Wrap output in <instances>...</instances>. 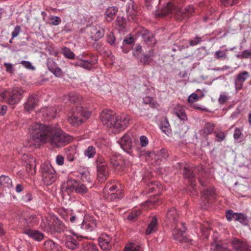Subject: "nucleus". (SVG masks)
Segmentation results:
<instances>
[{
	"label": "nucleus",
	"instance_id": "nucleus-46",
	"mask_svg": "<svg viewBox=\"0 0 251 251\" xmlns=\"http://www.w3.org/2000/svg\"><path fill=\"white\" fill-rule=\"evenodd\" d=\"M82 99L81 97L77 94L76 93H71L69 94L68 97V100L71 103H75L79 101H80Z\"/></svg>",
	"mask_w": 251,
	"mask_h": 251
},
{
	"label": "nucleus",
	"instance_id": "nucleus-34",
	"mask_svg": "<svg viewBox=\"0 0 251 251\" xmlns=\"http://www.w3.org/2000/svg\"><path fill=\"white\" fill-rule=\"evenodd\" d=\"M0 184L8 188L13 187L11 179L8 176L5 175H1L0 176Z\"/></svg>",
	"mask_w": 251,
	"mask_h": 251
},
{
	"label": "nucleus",
	"instance_id": "nucleus-15",
	"mask_svg": "<svg viewBox=\"0 0 251 251\" xmlns=\"http://www.w3.org/2000/svg\"><path fill=\"white\" fill-rule=\"evenodd\" d=\"M90 32L92 39L97 41L104 36L105 30L100 25H97L90 27Z\"/></svg>",
	"mask_w": 251,
	"mask_h": 251
},
{
	"label": "nucleus",
	"instance_id": "nucleus-47",
	"mask_svg": "<svg viewBox=\"0 0 251 251\" xmlns=\"http://www.w3.org/2000/svg\"><path fill=\"white\" fill-rule=\"evenodd\" d=\"M141 247L140 245L131 243L125 247V251H141Z\"/></svg>",
	"mask_w": 251,
	"mask_h": 251
},
{
	"label": "nucleus",
	"instance_id": "nucleus-17",
	"mask_svg": "<svg viewBox=\"0 0 251 251\" xmlns=\"http://www.w3.org/2000/svg\"><path fill=\"white\" fill-rule=\"evenodd\" d=\"M38 103V100L36 96L31 95L24 104V109L29 113L31 112L37 106Z\"/></svg>",
	"mask_w": 251,
	"mask_h": 251
},
{
	"label": "nucleus",
	"instance_id": "nucleus-18",
	"mask_svg": "<svg viewBox=\"0 0 251 251\" xmlns=\"http://www.w3.org/2000/svg\"><path fill=\"white\" fill-rule=\"evenodd\" d=\"M40 112L44 117L45 120H50L56 116L57 110L56 107H47L43 108Z\"/></svg>",
	"mask_w": 251,
	"mask_h": 251
},
{
	"label": "nucleus",
	"instance_id": "nucleus-8",
	"mask_svg": "<svg viewBox=\"0 0 251 251\" xmlns=\"http://www.w3.org/2000/svg\"><path fill=\"white\" fill-rule=\"evenodd\" d=\"M250 76L249 73L246 71L240 72L234 76L233 82L236 92H238L243 89L244 83Z\"/></svg>",
	"mask_w": 251,
	"mask_h": 251
},
{
	"label": "nucleus",
	"instance_id": "nucleus-41",
	"mask_svg": "<svg viewBox=\"0 0 251 251\" xmlns=\"http://www.w3.org/2000/svg\"><path fill=\"white\" fill-rule=\"evenodd\" d=\"M79 251H98L96 245L92 243H85Z\"/></svg>",
	"mask_w": 251,
	"mask_h": 251
},
{
	"label": "nucleus",
	"instance_id": "nucleus-35",
	"mask_svg": "<svg viewBox=\"0 0 251 251\" xmlns=\"http://www.w3.org/2000/svg\"><path fill=\"white\" fill-rule=\"evenodd\" d=\"M84 216L81 213L71 215L69 218L70 222L75 226H80L82 222Z\"/></svg>",
	"mask_w": 251,
	"mask_h": 251
},
{
	"label": "nucleus",
	"instance_id": "nucleus-6",
	"mask_svg": "<svg viewBox=\"0 0 251 251\" xmlns=\"http://www.w3.org/2000/svg\"><path fill=\"white\" fill-rule=\"evenodd\" d=\"M97 180L100 183L106 180L109 176L107 163L102 156H98L96 159Z\"/></svg>",
	"mask_w": 251,
	"mask_h": 251
},
{
	"label": "nucleus",
	"instance_id": "nucleus-16",
	"mask_svg": "<svg viewBox=\"0 0 251 251\" xmlns=\"http://www.w3.org/2000/svg\"><path fill=\"white\" fill-rule=\"evenodd\" d=\"M100 118L102 124L111 128L113 126L115 117L113 114L112 111L104 110L101 114Z\"/></svg>",
	"mask_w": 251,
	"mask_h": 251
},
{
	"label": "nucleus",
	"instance_id": "nucleus-20",
	"mask_svg": "<svg viewBox=\"0 0 251 251\" xmlns=\"http://www.w3.org/2000/svg\"><path fill=\"white\" fill-rule=\"evenodd\" d=\"M134 2L132 0H129L126 4V15L129 20L136 21L137 12L134 7Z\"/></svg>",
	"mask_w": 251,
	"mask_h": 251
},
{
	"label": "nucleus",
	"instance_id": "nucleus-49",
	"mask_svg": "<svg viewBox=\"0 0 251 251\" xmlns=\"http://www.w3.org/2000/svg\"><path fill=\"white\" fill-rule=\"evenodd\" d=\"M87 192L88 189L85 185L83 184H80L79 183H78L75 192L84 194L87 193Z\"/></svg>",
	"mask_w": 251,
	"mask_h": 251
},
{
	"label": "nucleus",
	"instance_id": "nucleus-24",
	"mask_svg": "<svg viewBox=\"0 0 251 251\" xmlns=\"http://www.w3.org/2000/svg\"><path fill=\"white\" fill-rule=\"evenodd\" d=\"M231 243L234 249L237 251H250V247L246 242L234 239Z\"/></svg>",
	"mask_w": 251,
	"mask_h": 251
},
{
	"label": "nucleus",
	"instance_id": "nucleus-59",
	"mask_svg": "<svg viewBox=\"0 0 251 251\" xmlns=\"http://www.w3.org/2000/svg\"><path fill=\"white\" fill-rule=\"evenodd\" d=\"M152 59L151 56L147 54L144 55L143 57L140 59V62L144 65H149Z\"/></svg>",
	"mask_w": 251,
	"mask_h": 251
},
{
	"label": "nucleus",
	"instance_id": "nucleus-9",
	"mask_svg": "<svg viewBox=\"0 0 251 251\" xmlns=\"http://www.w3.org/2000/svg\"><path fill=\"white\" fill-rule=\"evenodd\" d=\"M180 225L182 226V229L177 228V226L172 228L173 229L174 239L178 242L190 243L192 244L191 242L192 241L186 238L185 234L186 228L184 226V223H181Z\"/></svg>",
	"mask_w": 251,
	"mask_h": 251
},
{
	"label": "nucleus",
	"instance_id": "nucleus-14",
	"mask_svg": "<svg viewBox=\"0 0 251 251\" xmlns=\"http://www.w3.org/2000/svg\"><path fill=\"white\" fill-rule=\"evenodd\" d=\"M118 142L125 152L128 154L132 152V139L129 134H125Z\"/></svg>",
	"mask_w": 251,
	"mask_h": 251
},
{
	"label": "nucleus",
	"instance_id": "nucleus-51",
	"mask_svg": "<svg viewBox=\"0 0 251 251\" xmlns=\"http://www.w3.org/2000/svg\"><path fill=\"white\" fill-rule=\"evenodd\" d=\"M237 214L238 213L233 212V211L230 209L226 211V216L227 220L228 222H230L232 220H234L235 221L236 217Z\"/></svg>",
	"mask_w": 251,
	"mask_h": 251
},
{
	"label": "nucleus",
	"instance_id": "nucleus-3",
	"mask_svg": "<svg viewBox=\"0 0 251 251\" xmlns=\"http://www.w3.org/2000/svg\"><path fill=\"white\" fill-rule=\"evenodd\" d=\"M91 113L82 106H77L68 118L69 123L73 126H78L85 122L90 117Z\"/></svg>",
	"mask_w": 251,
	"mask_h": 251
},
{
	"label": "nucleus",
	"instance_id": "nucleus-54",
	"mask_svg": "<svg viewBox=\"0 0 251 251\" xmlns=\"http://www.w3.org/2000/svg\"><path fill=\"white\" fill-rule=\"evenodd\" d=\"M239 0H221V3L226 7L232 6L238 3Z\"/></svg>",
	"mask_w": 251,
	"mask_h": 251
},
{
	"label": "nucleus",
	"instance_id": "nucleus-25",
	"mask_svg": "<svg viewBox=\"0 0 251 251\" xmlns=\"http://www.w3.org/2000/svg\"><path fill=\"white\" fill-rule=\"evenodd\" d=\"M78 182L73 178H69L63 184V188L68 194L75 192Z\"/></svg>",
	"mask_w": 251,
	"mask_h": 251
},
{
	"label": "nucleus",
	"instance_id": "nucleus-10",
	"mask_svg": "<svg viewBox=\"0 0 251 251\" xmlns=\"http://www.w3.org/2000/svg\"><path fill=\"white\" fill-rule=\"evenodd\" d=\"M129 118L128 117H115L113 126H111V128L112 129L113 132H119L126 128L129 123Z\"/></svg>",
	"mask_w": 251,
	"mask_h": 251
},
{
	"label": "nucleus",
	"instance_id": "nucleus-56",
	"mask_svg": "<svg viewBox=\"0 0 251 251\" xmlns=\"http://www.w3.org/2000/svg\"><path fill=\"white\" fill-rule=\"evenodd\" d=\"M184 176L185 178L191 180L195 177V174L192 169H187L186 168H184Z\"/></svg>",
	"mask_w": 251,
	"mask_h": 251
},
{
	"label": "nucleus",
	"instance_id": "nucleus-4",
	"mask_svg": "<svg viewBox=\"0 0 251 251\" xmlns=\"http://www.w3.org/2000/svg\"><path fill=\"white\" fill-rule=\"evenodd\" d=\"M42 180L47 185H51L56 179V173L50 163H43L41 166Z\"/></svg>",
	"mask_w": 251,
	"mask_h": 251
},
{
	"label": "nucleus",
	"instance_id": "nucleus-60",
	"mask_svg": "<svg viewBox=\"0 0 251 251\" xmlns=\"http://www.w3.org/2000/svg\"><path fill=\"white\" fill-rule=\"evenodd\" d=\"M201 41V37L196 36L194 39H191L189 41V44L191 46H195L200 44Z\"/></svg>",
	"mask_w": 251,
	"mask_h": 251
},
{
	"label": "nucleus",
	"instance_id": "nucleus-11",
	"mask_svg": "<svg viewBox=\"0 0 251 251\" xmlns=\"http://www.w3.org/2000/svg\"><path fill=\"white\" fill-rule=\"evenodd\" d=\"M97 221L94 217L85 215L83 218L80 227L86 231L91 232L97 228Z\"/></svg>",
	"mask_w": 251,
	"mask_h": 251
},
{
	"label": "nucleus",
	"instance_id": "nucleus-32",
	"mask_svg": "<svg viewBox=\"0 0 251 251\" xmlns=\"http://www.w3.org/2000/svg\"><path fill=\"white\" fill-rule=\"evenodd\" d=\"M44 246L47 251H59L60 246L51 240H48L44 243Z\"/></svg>",
	"mask_w": 251,
	"mask_h": 251
},
{
	"label": "nucleus",
	"instance_id": "nucleus-42",
	"mask_svg": "<svg viewBox=\"0 0 251 251\" xmlns=\"http://www.w3.org/2000/svg\"><path fill=\"white\" fill-rule=\"evenodd\" d=\"M116 25L120 31H124L126 25V20L123 17L120 16L117 17L116 20Z\"/></svg>",
	"mask_w": 251,
	"mask_h": 251
},
{
	"label": "nucleus",
	"instance_id": "nucleus-61",
	"mask_svg": "<svg viewBox=\"0 0 251 251\" xmlns=\"http://www.w3.org/2000/svg\"><path fill=\"white\" fill-rule=\"evenodd\" d=\"M21 32V27L19 25H16L14 27L13 31L11 33V36H12V39L17 37Z\"/></svg>",
	"mask_w": 251,
	"mask_h": 251
},
{
	"label": "nucleus",
	"instance_id": "nucleus-27",
	"mask_svg": "<svg viewBox=\"0 0 251 251\" xmlns=\"http://www.w3.org/2000/svg\"><path fill=\"white\" fill-rule=\"evenodd\" d=\"M117 11L118 8L116 6L108 7L104 13L106 21L108 22H111L115 18Z\"/></svg>",
	"mask_w": 251,
	"mask_h": 251
},
{
	"label": "nucleus",
	"instance_id": "nucleus-33",
	"mask_svg": "<svg viewBox=\"0 0 251 251\" xmlns=\"http://www.w3.org/2000/svg\"><path fill=\"white\" fill-rule=\"evenodd\" d=\"M215 125L212 123H206L203 129L200 131L201 134H204V136H207L213 133Z\"/></svg>",
	"mask_w": 251,
	"mask_h": 251
},
{
	"label": "nucleus",
	"instance_id": "nucleus-55",
	"mask_svg": "<svg viewBox=\"0 0 251 251\" xmlns=\"http://www.w3.org/2000/svg\"><path fill=\"white\" fill-rule=\"evenodd\" d=\"M155 203L156 202L155 201L148 200L142 204V206L144 209H148L154 207L155 205Z\"/></svg>",
	"mask_w": 251,
	"mask_h": 251
},
{
	"label": "nucleus",
	"instance_id": "nucleus-53",
	"mask_svg": "<svg viewBox=\"0 0 251 251\" xmlns=\"http://www.w3.org/2000/svg\"><path fill=\"white\" fill-rule=\"evenodd\" d=\"M237 57L241 59L251 58V49L244 50Z\"/></svg>",
	"mask_w": 251,
	"mask_h": 251
},
{
	"label": "nucleus",
	"instance_id": "nucleus-36",
	"mask_svg": "<svg viewBox=\"0 0 251 251\" xmlns=\"http://www.w3.org/2000/svg\"><path fill=\"white\" fill-rule=\"evenodd\" d=\"M80 177L83 182H87L89 183L92 182V178L90 176V172L87 169H83L79 171Z\"/></svg>",
	"mask_w": 251,
	"mask_h": 251
},
{
	"label": "nucleus",
	"instance_id": "nucleus-64",
	"mask_svg": "<svg viewBox=\"0 0 251 251\" xmlns=\"http://www.w3.org/2000/svg\"><path fill=\"white\" fill-rule=\"evenodd\" d=\"M140 145L142 147H146L149 144V140L148 138L144 135H142L140 137Z\"/></svg>",
	"mask_w": 251,
	"mask_h": 251
},
{
	"label": "nucleus",
	"instance_id": "nucleus-13",
	"mask_svg": "<svg viewBox=\"0 0 251 251\" xmlns=\"http://www.w3.org/2000/svg\"><path fill=\"white\" fill-rule=\"evenodd\" d=\"M22 159L28 173L31 175L35 174L36 167L35 158L30 154H24Z\"/></svg>",
	"mask_w": 251,
	"mask_h": 251
},
{
	"label": "nucleus",
	"instance_id": "nucleus-31",
	"mask_svg": "<svg viewBox=\"0 0 251 251\" xmlns=\"http://www.w3.org/2000/svg\"><path fill=\"white\" fill-rule=\"evenodd\" d=\"M211 249L214 251H229L230 250L226 243L222 242L211 243Z\"/></svg>",
	"mask_w": 251,
	"mask_h": 251
},
{
	"label": "nucleus",
	"instance_id": "nucleus-29",
	"mask_svg": "<svg viewBox=\"0 0 251 251\" xmlns=\"http://www.w3.org/2000/svg\"><path fill=\"white\" fill-rule=\"evenodd\" d=\"M157 228V219L156 217H153L149 223L145 231L146 235H149L154 232Z\"/></svg>",
	"mask_w": 251,
	"mask_h": 251
},
{
	"label": "nucleus",
	"instance_id": "nucleus-57",
	"mask_svg": "<svg viewBox=\"0 0 251 251\" xmlns=\"http://www.w3.org/2000/svg\"><path fill=\"white\" fill-rule=\"evenodd\" d=\"M188 47L185 46L181 44L180 42H179L177 44H174V47L172 48V51L176 52L177 50L181 51L185 48H187Z\"/></svg>",
	"mask_w": 251,
	"mask_h": 251
},
{
	"label": "nucleus",
	"instance_id": "nucleus-1",
	"mask_svg": "<svg viewBox=\"0 0 251 251\" xmlns=\"http://www.w3.org/2000/svg\"><path fill=\"white\" fill-rule=\"evenodd\" d=\"M28 131L34 141L42 143H49L53 148L64 146L73 139L58 125H46L34 123L29 126Z\"/></svg>",
	"mask_w": 251,
	"mask_h": 251
},
{
	"label": "nucleus",
	"instance_id": "nucleus-2",
	"mask_svg": "<svg viewBox=\"0 0 251 251\" xmlns=\"http://www.w3.org/2000/svg\"><path fill=\"white\" fill-rule=\"evenodd\" d=\"M174 7L173 3H168L161 11L156 12V16L158 17H163L174 12L175 17L176 20L184 21L192 16L194 12V8L193 6L189 5L184 8L176 10V11H174Z\"/></svg>",
	"mask_w": 251,
	"mask_h": 251
},
{
	"label": "nucleus",
	"instance_id": "nucleus-23",
	"mask_svg": "<svg viewBox=\"0 0 251 251\" xmlns=\"http://www.w3.org/2000/svg\"><path fill=\"white\" fill-rule=\"evenodd\" d=\"M214 190L213 188H209L205 190L201 193V199L204 204L209 203L215 198Z\"/></svg>",
	"mask_w": 251,
	"mask_h": 251
},
{
	"label": "nucleus",
	"instance_id": "nucleus-5",
	"mask_svg": "<svg viewBox=\"0 0 251 251\" xmlns=\"http://www.w3.org/2000/svg\"><path fill=\"white\" fill-rule=\"evenodd\" d=\"M24 91L19 88H14L8 91H3L0 94L2 98H7L8 104L14 105L18 103L23 97Z\"/></svg>",
	"mask_w": 251,
	"mask_h": 251
},
{
	"label": "nucleus",
	"instance_id": "nucleus-22",
	"mask_svg": "<svg viewBox=\"0 0 251 251\" xmlns=\"http://www.w3.org/2000/svg\"><path fill=\"white\" fill-rule=\"evenodd\" d=\"M92 58L91 59H83L82 57L80 58V67L85 69L90 70L92 65L96 64L98 61L97 57L93 55H90Z\"/></svg>",
	"mask_w": 251,
	"mask_h": 251
},
{
	"label": "nucleus",
	"instance_id": "nucleus-12",
	"mask_svg": "<svg viewBox=\"0 0 251 251\" xmlns=\"http://www.w3.org/2000/svg\"><path fill=\"white\" fill-rule=\"evenodd\" d=\"M165 223L171 228L177 226L179 221V215L175 208H171L168 210L165 219Z\"/></svg>",
	"mask_w": 251,
	"mask_h": 251
},
{
	"label": "nucleus",
	"instance_id": "nucleus-21",
	"mask_svg": "<svg viewBox=\"0 0 251 251\" xmlns=\"http://www.w3.org/2000/svg\"><path fill=\"white\" fill-rule=\"evenodd\" d=\"M63 240L65 247L74 250L77 248L79 243L72 235H65Z\"/></svg>",
	"mask_w": 251,
	"mask_h": 251
},
{
	"label": "nucleus",
	"instance_id": "nucleus-62",
	"mask_svg": "<svg viewBox=\"0 0 251 251\" xmlns=\"http://www.w3.org/2000/svg\"><path fill=\"white\" fill-rule=\"evenodd\" d=\"M50 19L51 21L50 24L53 25H59L61 22V18L58 16H52L50 18Z\"/></svg>",
	"mask_w": 251,
	"mask_h": 251
},
{
	"label": "nucleus",
	"instance_id": "nucleus-28",
	"mask_svg": "<svg viewBox=\"0 0 251 251\" xmlns=\"http://www.w3.org/2000/svg\"><path fill=\"white\" fill-rule=\"evenodd\" d=\"M175 114L181 121H186L187 117L185 113V110L182 106L177 104L174 109Z\"/></svg>",
	"mask_w": 251,
	"mask_h": 251
},
{
	"label": "nucleus",
	"instance_id": "nucleus-45",
	"mask_svg": "<svg viewBox=\"0 0 251 251\" xmlns=\"http://www.w3.org/2000/svg\"><path fill=\"white\" fill-rule=\"evenodd\" d=\"M62 53L68 59H73L75 57V53L68 48H63L62 49Z\"/></svg>",
	"mask_w": 251,
	"mask_h": 251
},
{
	"label": "nucleus",
	"instance_id": "nucleus-63",
	"mask_svg": "<svg viewBox=\"0 0 251 251\" xmlns=\"http://www.w3.org/2000/svg\"><path fill=\"white\" fill-rule=\"evenodd\" d=\"M134 42V39L130 35L126 36L123 42V46H125L126 45H131Z\"/></svg>",
	"mask_w": 251,
	"mask_h": 251
},
{
	"label": "nucleus",
	"instance_id": "nucleus-48",
	"mask_svg": "<svg viewBox=\"0 0 251 251\" xmlns=\"http://www.w3.org/2000/svg\"><path fill=\"white\" fill-rule=\"evenodd\" d=\"M226 51H227V50H218L216 51L214 54L215 57L220 60L226 59L227 58V55L226 53Z\"/></svg>",
	"mask_w": 251,
	"mask_h": 251
},
{
	"label": "nucleus",
	"instance_id": "nucleus-37",
	"mask_svg": "<svg viewBox=\"0 0 251 251\" xmlns=\"http://www.w3.org/2000/svg\"><path fill=\"white\" fill-rule=\"evenodd\" d=\"M160 129L163 132L168 136L172 134V130L170 128V124L168 120H165L162 121L160 123Z\"/></svg>",
	"mask_w": 251,
	"mask_h": 251
},
{
	"label": "nucleus",
	"instance_id": "nucleus-19",
	"mask_svg": "<svg viewBox=\"0 0 251 251\" xmlns=\"http://www.w3.org/2000/svg\"><path fill=\"white\" fill-rule=\"evenodd\" d=\"M99 245L103 251H107L111 248V238L107 234H102L99 239Z\"/></svg>",
	"mask_w": 251,
	"mask_h": 251
},
{
	"label": "nucleus",
	"instance_id": "nucleus-38",
	"mask_svg": "<svg viewBox=\"0 0 251 251\" xmlns=\"http://www.w3.org/2000/svg\"><path fill=\"white\" fill-rule=\"evenodd\" d=\"M235 221L239 222L245 226H249V220L248 217L242 213H238Z\"/></svg>",
	"mask_w": 251,
	"mask_h": 251
},
{
	"label": "nucleus",
	"instance_id": "nucleus-50",
	"mask_svg": "<svg viewBox=\"0 0 251 251\" xmlns=\"http://www.w3.org/2000/svg\"><path fill=\"white\" fill-rule=\"evenodd\" d=\"M47 66L49 70L51 72L57 67L55 61L51 58H49L47 60Z\"/></svg>",
	"mask_w": 251,
	"mask_h": 251
},
{
	"label": "nucleus",
	"instance_id": "nucleus-58",
	"mask_svg": "<svg viewBox=\"0 0 251 251\" xmlns=\"http://www.w3.org/2000/svg\"><path fill=\"white\" fill-rule=\"evenodd\" d=\"M50 72H51L56 77H61L63 76L62 70L58 66Z\"/></svg>",
	"mask_w": 251,
	"mask_h": 251
},
{
	"label": "nucleus",
	"instance_id": "nucleus-30",
	"mask_svg": "<svg viewBox=\"0 0 251 251\" xmlns=\"http://www.w3.org/2000/svg\"><path fill=\"white\" fill-rule=\"evenodd\" d=\"M24 220L27 225L33 226L39 221V217L35 214H28L24 218Z\"/></svg>",
	"mask_w": 251,
	"mask_h": 251
},
{
	"label": "nucleus",
	"instance_id": "nucleus-52",
	"mask_svg": "<svg viewBox=\"0 0 251 251\" xmlns=\"http://www.w3.org/2000/svg\"><path fill=\"white\" fill-rule=\"evenodd\" d=\"M141 212L140 210L135 209L129 213L127 219L130 221H133L137 216L141 214Z\"/></svg>",
	"mask_w": 251,
	"mask_h": 251
},
{
	"label": "nucleus",
	"instance_id": "nucleus-39",
	"mask_svg": "<svg viewBox=\"0 0 251 251\" xmlns=\"http://www.w3.org/2000/svg\"><path fill=\"white\" fill-rule=\"evenodd\" d=\"M142 37L146 44L151 45L154 44V37L152 34L149 32V31H147L146 33L143 34Z\"/></svg>",
	"mask_w": 251,
	"mask_h": 251
},
{
	"label": "nucleus",
	"instance_id": "nucleus-44",
	"mask_svg": "<svg viewBox=\"0 0 251 251\" xmlns=\"http://www.w3.org/2000/svg\"><path fill=\"white\" fill-rule=\"evenodd\" d=\"M243 136L241 130L238 127H236L233 133L234 139L237 141L238 143H241L243 141Z\"/></svg>",
	"mask_w": 251,
	"mask_h": 251
},
{
	"label": "nucleus",
	"instance_id": "nucleus-26",
	"mask_svg": "<svg viewBox=\"0 0 251 251\" xmlns=\"http://www.w3.org/2000/svg\"><path fill=\"white\" fill-rule=\"evenodd\" d=\"M24 233L36 241H40L44 239V234L36 230L24 229Z\"/></svg>",
	"mask_w": 251,
	"mask_h": 251
},
{
	"label": "nucleus",
	"instance_id": "nucleus-40",
	"mask_svg": "<svg viewBox=\"0 0 251 251\" xmlns=\"http://www.w3.org/2000/svg\"><path fill=\"white\" fill-rule=\"evenodd\" d=\"M54 230L57 232H61L66 229L64 224L58 219L54 221L53 225Z\"/></svg>",
	"mask_w": 251,
	"mask_h": 251
},
{
	"label": "nucleus",
	"instance_id": "nucleus-7",
	"mask_svg": "<svg viewBox=\"0 0 251 251\" xmlns=\"http://www.w3.org/2000/svg\"><path fill=\"white\" fill-rule=\"evenodd\" d=\"M117 188L116 185L110 186V184H107L103 191L104 199L109 201L121 199L123 197V193L121 191H116Z\"/></svg>",
	"mask_w": 251,
	"mask_h": 251
},
{
	"label": "nucleus",
	"instance_id": "nucleus-43",
	"mask_svg": "<svg viewBox=\"0 0 251 251\" xmlns=\"http://www.w3.org/2000/svg\"><path fill=\"white\" fill-rule=\"evenodd\" d=\"M96 153V149L93 146H89L84 151V154L88 158H92L94 157Z\"/></svg>",
	"mask_w": 251,
	"mask_h": 251
}]
</instances>
